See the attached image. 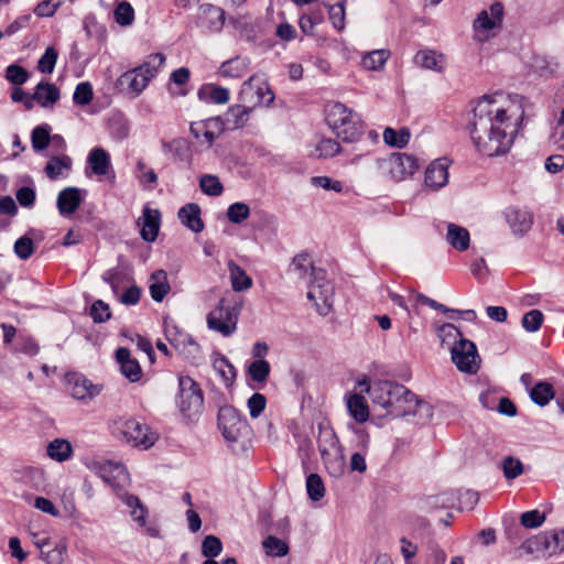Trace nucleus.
I'll return each instance as SVG.
<instances>
[{
	"label": "nucleus",
	"instance_id": "58836bf2",
	"mask_svg": "<svg viewBox=\"0 0 564 564\" xmlns=\"http://www.w3.org/2000/svg\"><path fill=\"white\" fill-rule=\"evenodd\" d=\"M340 151L341 147L335 139L323 138L315 145L314 156L318 159H330L339 154Z\"/></svg>",
	"mask_w": 564,
	"mask_h": 564
},
{
	"label": "nucleus",
	"instance_id": "72a5a7b5",
	"mask_svg": "<svg viewBox=\"0 0 564 564\" xmlns=\"http://www.w3.org/2000/svg\"><path fill=\"white\" fill-rule=\"evenodd\" d=\"M72 159L67 155L53 156L45 166L48 178L56 180L72 169Z\"/></svg>",
	"mask_w": 564,
	"mask_h": 564
},
{
	"label": "nucleus",
	"instance_id": "0e129e2a",
	"mask_svg": "<svg viewBox=\"0 0 564 564\" xmlns=\"http://www.w3.org/2000/svg\"><path fill=\"white\" fill-rule=\"evenodd\" d=\"M15 254L22 259H29L34 252L33 240L26 236L20 237L14 243Z\"/></svg>",
	"mask_w": 564,
	"mask_h": 564
},
{
	"label": "nucleus",
	"instance_id": "49530a36",
	"mask_svg": "<svg viewBox=\"0 0 564 564\" xmlns=\"http://www.w3.org/2000/svg\"><path fill=\"white\" fill-rule=\"evenodd\" d=\"M116 22L121 26H129L134 21V10L128 1H120L113 11Z\"/></svg>",
	"mask_w": 564,
	"mask_h": 564
},
{
	"label": "nucleus",
	"instance_id": "c756f323",
	"mask_svg": "<svg viewBox=\"0 0 564 564\" xmlns=\"http://www.w3.org/2000/svg\"><path fill=\"white\" fill-rule=\"evenodd\" d=\"M227 267L234 291L241 292L251 288L252 279L240 265H238L234 260H229Z\"/></svg>",
	"mask_w": 564,
	"mask_h": 564
},
{
	"label": "nucleus",
	"instance_id": "ddd939ff",
	"mask_svg": "<svg viewBox=\"0 0 564 564\" xmlns=\"http://www.w3.org/2000/svg\"><path fill=\"white\" fill-rule=\"evenodd\" d=\"M66 383L73 398L78 400H91L101 391V387L93 384L85 376L78 372L66 375Z\"/></svg>",
	"mask_w": 564,
	"mask_h": 564
},
{
	"label": "nucleus",
	"instance_id": "c85d7f7f",
	"mask_svg": "<svg viewBox=\"0 0 564 564\" xmlns=\"http://www.w3.org/2000/svg\"><path fill=\"white\" fill-rule=\"evenodd\" d=\"M59 96V89L54 84L41 82L35 87L34 98L44 108L52 107Z\"/></svg>",
	"mask_w": 564,
	"mask_h": 564
},
{
	"label": "nucleus",
	"instance_id": "e433bc0d",
	"mask_svg": "<svg viewBox=\"0 0 564 564\" xmlns=\"http://www.w3.org/2000/svg\"><path fill=\"white\" fill-rule=\"evenodd\" d=\"M124 503L131 509L132 519L144 527L147 523V508L141 503L140 499L134 495L124 494L122 497Z\"/></svg>",
	"mask_w": 564,
	"mask_h": 564
},
{
	"label": "nucleus",
	"instance_id": "393cba45",
	"mask_svg": "<svg viewBox=\"0 0 564 564\" xmlns=\"http://www.w3.org/2000/svg\"><path fill=\"white\" fill-rule=\"evenodd\" d=\"M220 118H209L205 121L191 123L189 131L195 139L204 137L208 147H212L218 134L210 130L212 127L220 128Z\"/></svg>",
	"mask_w": 564,
	"mask_h": 564
},
{
	"label": "nucleus",
	"instance_id": "9d476101",
	"mask_svg": "<svg viewBox=\"0 0 564 564\" xmlns=\"http://www.w3.org/2000/svg\"><path fill=\"white\" fill-rule=\"evenodd\" d=\"M165 336L173 348L185 359L196 361L200 357V346L186 332L174 324H165Z\"/></svg>",
	"mask_w": 564,
	"mask_h": 564
},
{
	"label": "nucleus",
	"instance_id": "a19ab883",
	"mask_svg": "<svg viewBox=\"0 0 564 564\" xmlns=\"http://www.w3.org/2000/svg\"><path fill=\"white\" fill-rule=\"evenodd\" d=\"M325 6L328 8L329 20L334 28L341 31L345 28V0L325 1Z\"/></svg>",
	"mask_w": 564,
	"mask_h": 564
},
{
	"label": "nucleus",
	"instance_id": "8fccbe9b",
	"mask_svg": "<svg viewBox=\"0 0 564 564\" xmlns=\"http://www.w3.org/2000/svg\"><path fill=\"white\" fill-rule=\"evenodd\" d=\"M270 364L264 360H256L248 367V375L253 381L264 382L270 375Z\"/></svg>",
	"mask_w": 564,
	"mask_h": 564
},
{
	"label": "nucleus",
	"instance_id": "dca6fc26",
	"mask_svg": "<svg viewBox=\"0 0 564 564\" xmlns=\"http://www.w3.org/2000/svg\"><path fill=\"white\" fill-rule=\"evenodd\" d=\"M449 160L440 158L430 163L425 171V185L434 191L444 187L448 182Z\"/></svg>",
	"mask_w": 564,
	"mask_h": 564
},
{
	"label": "nucleus",
	"instance_id": "4be33fe9",
	"mask_svg": "<svg viewBox=\"0 0 564 564\" xmlns=\"http://www.w3.org/2000/svg\"><path fill=\"white\" fill-rule=\"evenodd\" d=\"M181 223L194 232H200L204 229V223L200 218V207L195 203L184 205L178 209Z\"/></svg>",
	"mask_w": 564,
	"mask_h": 564
},
{
	"label": "nucleus",
	"instance_id": "7ed1b4c3",
	"mask_svg": "<svg viewBox=\"0 0 564 564\" xmlns=\"http://www.w3.org/2000/svg\"><path fill=\"white\" fill-rule=\"evenodd\" d=\"M326 123L336 137L345 143L358 142L365 133V123L360 116L341 102H332L326 107Z\"/></svg>",
	"mask_w": 564,
	"mask_h": 564
},
{
	"label": "nucleus",
	"instance_id": "f8f14e48",
	"mask_svg": "<svg viewBox=\"0 0 564 564\" xmlns=\"http://www.w3.org/2000/svg\"><path fill=\"white\" fill-rule=\"evenodd\" d=\"M120 433L126 442L133 447L149 448L155 441L154 433L150 431L149 426L134 419L123 421Z\"/></svg>",
	"mask_w": 564,
	"mask_h": 564
},
{
	"label": "nucleus",
	"instance_id": "338daca9",
	"mask_svg": "<svg viewBox=\"0 0 564 564\" xmlns=\"http://www.w3.org/2000/svg\"><path fill=\"white\" fill-rule=\"evenodd\" d=\"M267 399L263 394L256 392L253 393L247 401V406L250 413V416L256 419L258 417L263 410L265 409Z\"/></svg>",
	"mask_w": 564,
	"mask_h": 564
},
{
	"label": "nucleus",
	"instance_id": "052dcab7",
	"mask_svg": "<svg viewBox=\"0 0 564 564\" xmlns=\"http://www.w3.org/2000/svg\"><path fill=\"white\" fill-rule=\"evenodd\" d=\"M90 317L95 323H105L111 317L109 305L101 300L93 303L89 312Z\"/></svg>",
	"mask_w": 564,
	"mask_h": 564
},
{
	"label": "nucleus",
	"instance_id": "20e7f679",
	"mask_svg": "<svg viewBox=\"0 0 564 564\" xmlns=\"http://www.w3.org/2000/svg\"><path fill=\"white\" fill-rule=\"evenodd\" d=\"M164 63V54H151L140 66L121 74L117 79L116 87L126 95L133 98L138 97L156 76L159 68H161Z\"/></svg>",
	"mask_w": 564,
	"mask_h": 564
},
{
	"label": "nucleus",
	"instance_id": "6e6552de",
	"mask_svg": "<svg viewBox=\"0 0 564 564\" xmlns=\"http://www.w3.org/2000/svg\"><path fill=\"white\" fill-rule=\"evenodd\" d=\"M238 311L221 299L218 305L207 315L209 329L220 333L223 336H230L237 329Z\"/></svg>",
	"mask_w": 564,
	"mask_h": 564
},
{
	"label": "nucleus",
	"instance_id": "774afa93",
	"mask_svg": "<svg viewBox=\"0 0 564 564\" xmlns=\"http://www.w3.org/2000/svg\"><path fill=\"white\" fill-rule=\"evenodd\" d=\"M15 196L22 207L30 208L35 203L36 193L33 186H22L17 191Z\"/></svg>",
	"mask_w": 564,
	"mask_h": 564
},
{
	"label": "nucleus",
	"instance_id": "b1692460",
	"mask_svg": "<svg viewBox=\"0 0 564 564\" xmlns=\"http://www.w3.org/2000/svg\"><path fill=\"white\" fill-rule=\"evenodd\" d=\"M87 163L91 172L98 176H104L111 167L109 153L102 148H94L87 158Z\"/></svg>",
	"mask_w": 564,
	"mask_h": 564
},
{
	"label": "nucleus",
	"instance_id": "a878e982",
	"mask_svg": "<svg viewBox=\"0 0 564 564\" xmlns=\"http://www.w3.org/2000/svg\"><path fill=\"white\" fill-rule=\"evenodd\" d=\"M249 64L248 58L236 56L224 62L219 67L218 74L226 78H241L247 74Z\"/></svg>",
	"mask_w": 564,
	"mask_h": 564
},
{
	"label": "nucleus",
	"instance_id": "7c9ffc66",
	"mask_svg": "<svg viewBox=\"0 0 564 564\" xmlns=\"http://www.w3.org/2000/svg\"><path fill=\"white\" fill-rule=\"evenodd\" d=\"M446 240L454 249L465 251L469 247V232L464 227L455 224H448Z\"/></svg>",
	"mask_w": 564,
	"mask_h": 564
},
{
	"label": "nucleus",
	"instance_id": "79ce46f5",
	"mask_svg": "<svg viewBox=\"0 0 564 564\" xmlns=\"http://www.w3.org/2000/svg\"><path fill=\"white\" fill-rule=\"evenodd\" d=\"M48 458H69L73 455L72 444L64 438H55L46 447Z\"/></svg>",
	"mask_w": 564,
	"mask_h": 564
},
{
	"label": "nucleus",
	"instance_id": "423d86ee",
	"mask_svg": "<svg viewBox=\"0 0 564 564\" xmlns=\"http://www.w3.org/2000/svg\"><path fill=\"white\" fill-rule=\"evenodd\" d=\"M87 467L113 490H122L130 482L127 467L117 460H89Z\"/></svg>",
	"mask_w": 564,
	"mask_h": 564
},
{
	"label": "nucleus",
	"instance_id": "4c0bfd02",
	"mask_svg": "<svg viewBox=\"0 0 564 564\" xmlns=\"http://www.w3.org/2000/svg\"><path fill=\"white\" fill-rule=\"evenodd\" d=\"M213 368L227 386H230L234 382L236 378V369L225 356L218 355L213 360Z\"/></svg>",
	"mask_w": 564,
	"mask_h": 564
},
{
	"label": "nucleus",
	"instance_id": "6ab92c4d",
	"mask_svg": "<svg viewBox=\"0 0 564 564\" xmlns=\"http://www.w3.org/2000/svg\"><path fill=\"white\" fill-rule=\"evenodd\" d=\"M317 445L323 458H344L338 438L333 430L319 429Z\"/></svg>",
	"mask_w": 564,
	"mask_h": 564
},
{
	"label": "nucleus",
	"instance_id": "bb28decb",
	"mask_svg": "<svg viewBox=\"0 0 564 564\" xmlns=\"http://www.w3.org/2000/svg\"><path fill=\"white\" fill-rule=\"evenodd\" d=\"M421 509L425 511L435 510L438 508H455L456 495L454 492H442L437 495H430L420 500Z\"/></svg>",
	"mask_w": 564,
	"mask_h": 564
},
{
	"label": "nucleus",
	"instance_id": "e2e57ef3",
	"mask_svg": "<svg viewBox=\"0 0 564 564\" xmlns=\"http://www.w3.org/2000/svg\"><path fill=\"white\" fill-rule=\"evenodd\" d=\"M6 78L13 85H22L29 79L28 70L17 64H11L6 69Z\"/></svg>",
	"mask_w": 564,
	"mask_h": 564
},
{
	"label": "nucleus",
	"instance_id": "cd10ccee",
	"mask_svg": "<svg viewBox=\"0 0 564 564\" xmlns=\"http://www.w3.org/2000/svg\"><path fill=\"white\" fill-rule=\"evenodd\" d=\"M150 294L153 301L162 302L165 295L170 292L171 286L167 281L166 272L156 270L150 278Z\"/></svg>",
	"mask_w": 564,
	"mask_h": 564
},
{
	"label": "nucleus",
	"instance_id": "2eb2a0df",
	"mask_svg": "<svg viewBox=\"0 0 564 564\" xmlns=\"http://www.w3.org/2000/svg\"><path fill=\"white\" fill-rule=\"evenodd\" d=\"M225 23V11L213 4H203L199 8L197 25L207 33L221 31Z\"/></svg>",
	"mask_w": 564,
	"mask_h": 564
},
{
	"label": "nucleus",
	"instance_id": "864d4df0",
	"mask_svg": "<svg viewBox=\"0 0 564 564\" xmlns=\"http://www.w3.org/2000/svg\"><path fill=\"white\" fill-rule=\"evenodd\" d=\"M250 215V208L245 203H234L227 209V217L232 224H241Z\"/></svg>",
	"mask_w": 564,
	"mask_h": 564
},
{
	"label": "nucleus",
	"instance_id": "1a4fd4ad",
	"mask_svg": "<svg viewBox=\"0 0 564 564\" xmlns=\"http://www.w3.org/2000/svg\"><path fill=\"white\" fill-rule=\"evenodd\" d=\"M178 406L182 413L191 417L203 409L204 398L199 386L188 376L180 377Z\"/></svg>",
	"mask_w": 564,
	"mask_h": 564
},
{
	"label": "nucleus",
	"instance_id": "bf43d9fd",
	"mask_svg": "<svg viewBox=\"0 0 564 564\" xmlns=\"http://www.w3.org/2000/svg\"><path fill=\"white\" fill-rule=\"evenodd\" d=\"M32 147L39 152L47 148L50 143V131L45 127H36L31 134Z\"/></svg>",
	"mask_w": 564,
	"mask_h": 564
},
{
	"label": "nucleus",
	"instance_id": "69168bd1",
	"mask_svg": "<svg viewBox=\"0 0 564 564\" xmlns=\"http://www.w3.org/2000/svg\"><path fill=\"white\" fill-rule=\"evenodd\" d=\"M499 468L503 471L507 479H514L524 471L521 460H501Z\"/></svg>",
	"mask_w": 564,
	"mask_h": 564
},
{
	"label": "nucleus",
	"instance_id": "f03ea898",
	"mask_svg": "<svg viewBox=\"0 0 564 564\" xmlns=\"http://www.w3.org/2000/svg\"><path fill=\"white\" fill-rule=\"evenodd\" d=\"M373 404L383 411V415L400 417L409 415L412 406V391L395 381L378 380L367 387Z\"/></svg>",
	"mask_w": 564,
	"mask_h": 564
},
{
	"label": "nucleus",
	"instance_id": "680f3d73",
	"mask_svg": "<svg viewBox=\"0 0 564 564\" xmlns=\"http://www.w3.org/2000/svg\"><path fill=\"white\" fill-rule=\"evenodd\" d=\"M545 521V513L538 509L523 512L520 517L521 525L527 529H535L541 527Z\"/></svg>",
	"mask_w": 564,
	"mask_h": 564
},
{
	"label": "nucleus",
	"instance_id": "13d9d810",
	"mask_svg": "<svg viewBox=\"0 0 564 564\" xmlns=\"http://www.w3.org/2000/svg\"><path fill=\"white\" fill-rule=\"evenodd\" d=\"M543 313L539 310H531L522 317V326L527 332L534 333L540 329L543 323Z\"/></svg>",
	"mask_w": 564,
	"mask_h": 564
},
{
	"label": "nucleus",
	"instance_id": "de8ad7c7",
	"mask_svg": "<svg viewBox=\"0 0 564 564\" xmlns=\"http://www.w3.org/2000/svg\"><path fill=\"white\" fill-rule=\"evenodd\" d=\"M306 492L311 500L319 501L325 495V486L317 474H310L306 477Z\"/></svg>",
	"mask_w": 564,
	"mask_h": 564
},
{
	"label": "nucleus",
	"instance_id": "0eeeda50",
	"mask_svg": "<svg viewBox=\"0 0 564 564\" xmlns=\"http://www.w3.org/2000/svg\"><path fill=\"white\" fill-rule=\"evenodd\" d=\"M522 549L528 553H541L543 556H552L564 551V530H551L542 532L522 543Z\"/></svg>",
	"mask_w": 564,
	"mask_h": 564
},
{
	"label": "nucleus",
	"instance_id": "f704fd0d",
	"mask_svg": "<svg viewBox=\"0 0 564 564\" xmlns=\"http://www.w3.org/2000/svg\"><path fill=\"white\" fill-rule=\"evenodd\" d=\"M347 408L350 415L359 423H364L368 420L369 409L366 400L360 394H351L347 401Z\"/></svg>",
	"mask_w": 564,
	"mask_h": 564
},
{
	"label": "nucleus",
	"instance_id": "5701e85b",
	"mask_svg": "<svg viewBox=\"0 0 564 564\" xmlns=\"http://www.w3.org/2000/svg\"><path fill=\"white\" fill-rule=\"evenodd\" d=\"M142 227L140 235L143 240L152 242L156 239L160 229V213L145 206L143 208Z\"/></svg>",
	"mask_w": 564,
	"mask_h": 564
},
{
	"label": "nucleus",
	"instance_id": "5fc2aeb1",
	"mask_svg": "<svg viewBox=\"0 0 564 564\" xmlns=\"http://www.w3.org/2000/svg\"><path fill=\"white\" fill-rule=\"evenodd\" d=\"M456 495V507L459 510H473L479 500L478 492L473 490L458 491Z\"/></svg>",
	"mask_w": 564,
	"mask_h": 564
},
{
	"label": "nucleus",
	"instance_id": "4d7b16f0",
	"mask_svg": "<svg viewBox=\"0 0 564 564\" xmlns=\"http://www.w3.org/2000/svg\"><path fill=\"white\" fill-rule=\"evenodd\" d=\"M94 98L93 86L88 82L79 83L74 91L73 100L76 105H88Z\"/></svg>",
	"mask_w": 564,
	"mask_h": 564
},
{
	"label": "nucleus",
	"instance_id": "603ef678",
	"mask_svg": "<svg viewBox=\"0 0 564 564\" xmlns=\"http://www.w3.org/2000/svg\"><path fill=\"white\" fill-rule=\"evenodd\" d=\"M248 116V110L246 107L240 105L231 106L225 115V122L227 124H232V127L238 128L241 127L246 117Z\"/></svg>",
	"mask_w": 564,
	"mask_h": 564
},
{
	"label": "nucleus",
	"instance_id": "4468645a",
	"mask_svg": "<svg viewBox=\"0 0 564 564\" xmlns=\"http://www.w3.org/2000/svg\"><path fill=\"white\" fill-rule=\"evenodd\" d=\"M389 173L395 181L412 176L419 169L417 160L406 153H394L388 160Z\"/></svg>",
	"mask_w": 564,
	"mask_h": 564
},
{
	"label": "nucleus",
	"instance_id": "37998d69",
	"mask_svg": "<svg viewBox=\"0 0 564 564\" xmlns=\"http://www.w3.org/2000/svg\"><path fill=\"white\" fill-rule=\"evenodd\" d=\"M262 546L269 556L282 557L289 553V545L286 542L273 535L267 536L262 541Z\"/></svg>",
	"mask_w": 564,
	"mask_h": 564
},
{
	"label": "nucleus",
	"instance_id": "3c124183",
	"mask_svg": "<svg viewBox=\"0 0 564 564\" xmlns=\"http://www.w3.org/2000/svg\"><path fill=\"white\" fill-rule=\"evenodd\" d=\"M223 551V543L216 535H206L202 542V554L206 558L217 557Z\"/></svg>",
	"mask_w": 564,
	"mask_h": 564
},
{
	"label": "nucleus",
	"instance_id": "09e8293b",
	"mask_svg": "<svg viewBox=\"0 0 564 564\" xmlns=\"http://www.w3.org/2000/svg\"><path fill=\"white\" fill-rule=\"evenodd\" d=\"M389 57V52L384 50L372 51L362 57L361 64L366 69L377 70L381 68Z\"/></svg>",
	"mask_w": 564,
	"mask_h": 564
},
{
	"label": "nucleus",
	"instance_id": "c03bdc74",
	"mask_svg": "<svg viewBox=\"0 0 564 564\" xmlns=\"http://www.w3.org/2000/svg\"><path fill=\"white\" fill-rule=\"evenodd\" d=\"M209 94V100L214 104L223 105L229 100V90L217 85H206L198 90L199 99H204V95Z\"/></svg>",
	"mask_w": 564,
	"mask_h": 564
},
{
	"label": "nucleus",
	"instance_id": "ea45409f",
	"mask_svg": "<svg viewBox=\"0 0 564 564\" xmlns=\"http://www.w3.org/2000/svg\"><path fill=\"white\" fill-rule=\"evenodd\" d=\"M410 135L408 128H401L398 131L392 128H386L383 131L384 142L399 149L404 148L409 143Z\"/></svg>",
	"mask_w": 564,
	"mask_h": 564
},
{
	"label": "nucleus",
	"instance_id": "f257e3e1",
	"mask_svg": "<svg viewBox=\"0 0 564 564\" xmlns=\"http://www.w3.org/2000/svg\"><path fill=\"white\" fill-rule=\"evenodd\" d=\"M523 97L503 94L482 96L473 109L468 124L469 134L476 149L484 155L506 154L523 121Z\"/></svg>",
	"mask_w": 564,
	"mask_h": 564
},
{
	"label": "nucleus",
	"instance_id": "aec40b11",
	"mask_svg": "<svg viewBox=\"0 0 564 564\" xmlns=\"http://www.w3.org/2000/svg\"><path fill=\"white\" fill-rule=\"evenodd\" d=\"M505 217L512 231L519 235L528 232L533 224V216L527 209L508 207Z\"/></svg>",
	"mask_w": 564,
	"mask_h": 564
},
{
	"label": "nucleus",
	"instance_id": "2f4dec72",
	"mask_svg": "<svg viewBox=\"0 0 564 564\" xmlns=\"http://www.w3.org/2000/svg\"><path fill=\"white\" fill-rule=\"evenodd\" d=\"M530 399L539 406H545L554 398L553 386L546 381H539L529 391Z\"/></svg>",
	"mask_w": 564,
	"mask_h": 564
},
{
	"label": "nucleus",
	"instance_id": "6e6d98bb",
	"mask_svg": "<svg viewBox=\"0 0 564 564\" xmlns=\"http://www.w3.org/2000/svg\"><path fill=\"white\" fill-rule=\"evenodd\" d=\"M57 51L50 46L45 50L37 63V69L43 74H51L54 70L57 61Z\"/></svg>",
	"mask_w": 564,
	"mask_h": 564
},
{
	"label": "nucleus",
	"instance_id": "39448f33",
	"mask_svg": "<svg viewBox=\"0 0 564 564\" xmlns=\"http://www.w3.org/2000/svg\"><path fill=\"white\" fill-rule=\"evenodd\" d=\"M217 425L229 445L243 443L251 434L247 419L232 405H223L218 409Z\"/></svg>",
	"mask_w": 564,
	"mask_h": 564
},
{
	"label": "nucleus",
	"instance_id": "a18cd8bd",
	"mask_svg": "<svg viewBox=\"0 0 564 564\" xmlns=\"http://www.w3.org/2000/svg\"><path fill=\"white\" fill-rule=\"evenodd\" d=\"M199 186L204 194L208 196H220L224 192V186L218 176L213 174H205L199 180Z\"/></svg>",
	"mask_w": 564,
	"mask_h": 564
},
{
	"label": "nucleus",
	"instance_id": "9b49d317",
	"mask_svg": "<svg viewBox=\"0 0 564 564\" xmlns=\"http://www.w3.org/2000/svg\"><path fill=\"white\" fill-rule=\"evenodd\" d=\"M452 360L462 372L476 373L479 369V356L476 345L468 339L460 338L451 349Z\"/></svg>",
	"mask_w": 564,
	"mask_h": 564
},
{
	"label": "nucleus",
	"instance_id": "473e14b6",
	"mask_svg": "<svg viewBox=\"0 0 564 564\" xmlns=\"http://www.w3.org/2000/svg\"><path fill=\"white\" fill-rule=\"evenodd\" d=\"M415 63L423 68L441 73L444 68V56L435 51L425 50L415 55Z\"/></svg>",
	"mask_w": 564,
	"mask_h": 564
},
{
	"label": "nucleus",
	"instance_id": "f3484780",
	"mask_svg": "<svg viewBox=\"0 0 564 564\" xmlns=\"http://www.w3.org/2000/svg\"><path fill=\"white\" fill-rule=\"evenodd\" d=\"M334 286L330 282L311 285L307 292V297L315 302L317 312L325 316L329 313L333 306Z\"/></svg>",
	"mask_w": 564,
	"mask_h": 564
},
{
	"label": "nucleus",
	"instance_id": "412c9836",
	"mask_svg": "<svg viewBox=\"0 0 564 564\" xmlns=\"http://www.w3.org/2000/svg\"><path fill=\"white\" fill-rule=\"evenodd\" d=\"M83 202L82 189L66 187L62 189L56 199V205L62 216L74 214Z\"/></svg>",
	"mask_w": 564,
	"mask_h": 564
},
{
	"label": "nucleus",
	"instance_id": "c9c22d12",
	"mask_svg": "<svg viewBox=\"0 0 564 564\" xmlns=\"http://www.w3.org/2000/svg\"><path fill=\"white\" fill-rule=\"evenodd\" d=\"M411 403L413 404L409 409V415L417 416V424L425 425L430 423L433 417V406L425 401L419 400L414 393H412Z\"/></svg>",
	"mask_w": 564,
	"mask_h": 564
},
{
	"label": "nucleus",
	"instance_id": "a211bd4d",
	"mask_svg": "<svg viewBox=\"0 0 564 564\" xmlns=\"http://www.w3.org/2000/svg\"><path fill=\"white\" fill-rule=\"evenodd\" d=\"M116 360L120 366L121 375L130 382H138L142 378V369L139 361L131 357V352L126 347H120L116 351Z\"/></svg>",
	"mask_w": 564,
	"mask_h": 564
}]
</instances>
